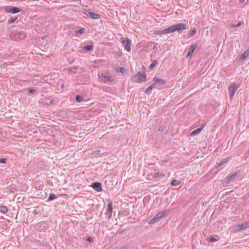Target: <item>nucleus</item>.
<instances>
[{
    "label": "nucleus",
    "instance_id": "obj_1",
    "mask_svg": "<svg viewBox=\"0 0 249 249\" xmlns=\"http://www.w3.org/2000/svg\"><path fill=\"white\" fill-rule=\"evenodd\" d=\"M187 29V26L185 23H178L176 24L173 25L169 27L170 33H173L175 31L178 32H181L183 30H185Z\"/></svg>",
    "mask_w": 249,
    "mask_h": 249
},
{
    "label": "nucleus",
    "instance_id": "obj_2",
    "mask_svg": "<svg viewBox=\"0 0 249 249\" xmlns=\"http://www.w3.org/2000/svg\"><path fill=\"white\" fill-rule=\"evenodd\" d=\"M145 74L141 72H138L137 74L133 76L131 80L135 83H140L146 80Z\"/></svg>",
    "mask_w": 249,
    "mask_h": 249
},
{
    "label": "nucleus",
    "instance_id": "obj_3",
    "mask_svg": "<svg viewBox=\"0 0 249 249\" xmlns=\"http://www.w3.org/2000/svg\"><path fill=\"white\" fill-rule=\"evenodd\" d=\"M239 84L233 83L228 88L230 100H231L237 90L240 88Z\"/></svg>",
    "mask_w": 249,
    "mask_h": 249
},
{
    "label": "nucleus",
    "instance_id": "obj_4",
    "mask_svg": "<svg viewBox=\"0 0 249 249\" xmlns=\"http://www.w3.org/2000/svg\"><path fill=\"white\" fill-rule=\"evenodd\" d=\"M121 42L123 44L124 49L128 52L130 51V45L131 42L130 40L127 37H122Z\"/></svg>",
    "mask_w": 249,
    "mask_h": 249
},
{
    "label": "nucleus",
    "instance_id": "obj_5",
    "mask_svg": "<svg viewBox=\"0 0 249 249\" xmlns=\"http://www.w3.org/2000/svg\"><path fill=\"white\" fill-rule=\"evenodd\" d=\"M85 14L87 16H90L92 19H97L100 18L99 15L97 13H94L90 9L85 10Z\"/></svg>",
    "mask_w": 249,
    "mask_h": 249
},
{
    "label": "nucleus",
    "instance_id": "obj_6",
    "mask_svg": "<svg viewBox=\"0 0 249 249\" xmlns=\"http://www.w3.org/2000/svg\"><path fill=\"white\" fill-rule=\"evenodd\" d=\"M99 76L102 78H104L105 79L104 81H103V82L106 83V82H114V79L113 76L110 75H106L104 73H102L101 74H98Z\"/></svg>",
    "mask_w": 249,
    "mask_h": 249
},
{
    "label": "nucleus",
    "instance_id": "obj_7",
    "mask_svg": "<svg viewBox=\"0 0 249 249\" xmlns=\"http://www.w3.org/2000/svg\"><path fill=\"white\" fill-rule=\"evenodd\" d=\"M5 12L12 14H16L20 11L18 7L8 6L5 8Z\"/></svg>",
    "mask_w": 249,
    "mask_h": 249
},
{
    "label": "nucleus",
    "instance_id": "obj_8",
    "mask_svg": "<svg viewBox=\"0 0 249 249\" xmlns=\"http://www.w3.org/2000/svg\"><path fill=\"white\" fill-rule=\"evenodd\" d=\"M91 187L97 192H100L102 191V184L100 182H93Z\"/></svg>",
    "mask_w": 249,
    "mask_h": 249
},
{
    "label": "nucleus",
    "instance_id": "obj_9",
    "mask_svg": "<svg viewBox=\"0 0 249 249\" xmlns=\"http://www.w3.org/2000/svg\"><path fill=\"white\" fill-rule=\"evenodd\" d=\"M237 175L238 173L236 172L231 175L228 176L225 178L226 183H229L231 180L234 179L237 176Z\"/></svg>",
    "mask_w": 249,
    "mask_h": 249
},
{
    "label": "nucleus",
    "instance_id": "obj_10",
    "mask_svg": "<svg viewBox=\"0 0 249 249\" xmlns=\"http://www.w3.org/2000/svg\"><path fill=\"white\" fill-rule=\"evenodd\" d=\"M113 210L112 202H110L108 204V208L107 209V215L109 218L111 217L112 213Z\"/></svg>",
    "mask_w": 249,
    "mask_h": 249
},
{
    "label": "nucleus",
    "instance_id": "obj_11",
    "mask_svg": "<svg viewBox=\"0 0 249 249\" xmlns=\"http://www.w3.org/2000/svg\"><path fill=\"white\" fill-rule=\"evenodd\" d=\"M203 127L204 125H203L200 127H199L197 129L194 130L191 133L190 136L192 137L198 134L202 131Z\"/></svg>",
    "mask_w": 249,
    "mask_h": 249
},
{
    "label": "nucleus",
    "instance_id": "obj_12",
    "mask_svg": "<svg viewBox=\"0 0 249 249\" xmlns=\"http://www.w3.org/2000/svg\"><path fill=\"white\" fill-rule=\"evenodd\" d=\"M249 56V50H246L242 55L240 56L239 60L241 61H243L245 60L246 58H247Z\"/></svg>",
    "mask_w": 249,
    "mask_h": 249
},
{
    "label": "nucleus",
    "instance_id": "obj_13",
    "mask_svg": "<svg viewBox=\"0 0 249 249\" xmlns=\"http://www.w3.org/2000/svg\"><path fill=\"white\" fill-rule=\"evenodd\" d=\"M168 33H171L169 27L166 29L163 30H158L156 32V34L159 35H161L162 34H166Z\"/></svg>",
    "mask_w": 249,
    "mask_h": 249
},
{
    "label": "nucleus",
    "instance_id": "obj_14",
    "mask_svg": "<svg viewBox=\"0 0 249 249\" xmlns=\"http://www.w3.org/2000/svg\"><path fill=\"white\" fill-rule=\"evenodd\" d=\"M229 160V158H226L223 159L220 162H219L216 166V168H218L219 167L223 165V164L226 163Z\"/></svg>",
    "mask_w": 249,
    "mask_h": 249
},
{
    "label": "nucleus",
    "instance_id": "obj_15",
    "mask_svg": "<svg viewBox=\"0 0 249 249\" xmlns=\"http://www.w3.org/2000/svg\"><path fill=\"white\" fill-rule=\"evenodd\" d=\"M153 81H156V83L159 84L160 85H163L165 83V80L158 78H154Z\"/></svg>",
    "mask_w": 249,
    "mask_h": 249
},
{
    "label": "nucleus",
    "instance_id": "obj_16",
    "mask_svg": "<svg viewBox=\"0 0 249 249\" xmlns=\"http://www.w3.org/2000/svg\"><path fill=\"white\" fill-rule=\"evenodd\" d=\"M159 220H160L159 218L155 215L152 219H151L149 222V224H153L156 222H157Z\"/></svg>",
    "mask_w": 249,
    "mask_h": 249
},
{
    "label": "nucleus",
    "instance_id": "obj_17",
    "mask_svg": "<svg viewBox=\"0 0 249 249\" xmlns=\"http://www.w3.org/2000/svg\"><path fill=\"white\" fill-rule=\"evenodd\" d=\"M196 48H197L196 44H194L193 45H191L189 49V51L191 53H193L196 50Z\"/></svg>",
    "mask_w": 249,
    "mask_h": 249
},
{
    "label": "nucleus",
    "instance_id": "obj_18",
    "mask_svg": "<svg viewBox=\"0 0 249 249\" xmlns=\"http://www.w3.org/2000/svg\"><path fill=\"white\" fill-rule=\"evenodd\" d=\"M248 226V223H245L242 224H240L238 225V228L240 230H243L246 228H247Z\"/></svg>",
    "mask_w": 249,
    "mask_h": 249
},
{
    "label": "nucleus",
    "instance_id": "obj_19",
    "mask_svg": "<svg viewBox=\"0 0 249 249\" xmlns=\"http://www.w3.org/2000/svg\"><path fill=\"white\" fill-rule=\"evenodd\" d=\"M158 64V62L156 60H153L152 63L149 66V69L150 70H152Z\"/></svg>",
    "mask_w": 249,
    "mask_h": 249
},
{
    "label": "nucleus",
    "instance_id": "obj_20",
    "mask_svg": "<svg viewBox=\"0 0 249 249\" xmlns=\"http://www.w3.org/2000/svg\"><path fill=\"white\" fill-rule=\"evenodd\" d=\"M180 182L178 180L174 179L171 182V185L173 186H177L180 184Z\"/></svg>",
    "mask_w": 249,
    "mask_h": 249
},
{
    "label": "nucleus",
    "instance_id": "obj_21",
    "mask_svg": "<svg viewBox=\"0 0 249 249\" xmlns=\"http://www.w3.org/2000/svg\"><path fill=\"white\" fill-rule=\"evenodd\" d=\"M160 177H164V175L161 172H156L153 176V177L155 178H158Z\"/></svg>",
    "mask_w": 249,
    "mask_h": 249
},
{
    "label": "nucleus",
    "instance_id": "obj_22",
    "mask_svg": "<svg viewBox=\"0 0 249 249\" xmlns=\"http://www.w3.org/2000/svg\"><path fill=\"white\" fill-rule=\"evenodd\" d=\"M7 208L5 206H0V211L3 213H6L7 212Z\"/></svg>",
    "mask_w": 249,
    "mask_h": 249
},
{
    "label": "nucleus",
    "instance_id": "obj_23",
    "mask_svg": "<svg viewBox=\"0 0 249 249\" xmlns=\"http://www.w3.org/2000/svg\"><path fill=\"white\" fill-rule=\"evenodd\" d=\"M84 49L86 51L89 52L90 51H92L93 49V46L91 45H87L84 47Z\"/></svg>",
    "mask_w": 249,
    "mask_h": 249
},
{
    "label": "nucleus",
    "instance_id": "obj_24",
    "mask_svg": "<svg viewBox=\"0 0 249 249\" xmlns=\"http://www.w3.org/2000/svg\"><path fill=\"white\" fill-rule=\"evenodd\" d=\"M83 100V97L81 95H78L76 97V101L78 102H81Z\"/></svg>",
    "mask_w": 249,
    "mask_h": 249
},
{
    "label": "nucleus",
    "instance_id": "obj_25",
    "mask_svg": "<svg viewBox=\"0 0 249 249\" xmlns=\"http://www.w3.org/2000/svg\"><path fill=\"white\" fill-rule=\"evenodd\" d=\"M85 32V29L84 28H80L78 30L76 31V33L78 34H82Z\"/></svg>",
    "mask_w": 249,
    "mask_h": 249
},
{
    "label": "nucleus",
    "instance_id": "obj_26",
    "mask_svg": "<svg viewBox=\"0 0 249 249\" xmlns=\"http://www.w3.org/2000/svg\"><path fill=\"white\" fill-rule=\"evenodd\" d=\"M152 87H151L150 86H149L147 88V89H146L145 91V93H146V94H149L150 93L152 89Z\"/></svg>",
    "mask_w": 249,
    "mask_h": 249
},
{
    "label": "nucleus",
    "instance_id": "obj_27",
    "mask_svg": "<svg viewBox=\"0 0 249 249\" xmlns=\"http://www.w3.org/2000/svg\"><path fill=\"white\" fill-rule=\"evenodd\" d=\"M158 218H159V219L160 220L161 218H162L164 216V213L163 212H160L158 213L156 215Z\"/></svg>",
    "mask_w": 249,
    "mask_h": 249
},
{
    "label": "nucleus",
    "instance_id": "obj_28",
    "mask_svg": "<svg viewBox=\"0 0 249 249\" xmlns=\"http://www.w3.org/2000/svg\"><path fill=\"white\" fill-rule=\"evenodd\" d=\"M56 198V196L54 194L51 195L49 197L48 200V201H51L53 200Z\"/></svg>",
    "mask_w": 249,
    "mask_h": 249
},
{
    "label": "nucleus",
    "instance_id": "obj_29",
    "mask_svg": "<svg viewBox=\"0 0 249 249\" xmlns=\"http://www.w3.org/2000/svg\"><path fill=\"white\" fill-rule=\"evenodd\" d=\"M196 29H194L190 31V36H193L196 34Z\"/></svg>",
    "mask_w": 249,
    "mask_h": 249
},
{
    "label": "nucleus",
    "instance_id": "obj_30",
    "mask_svg": "<svg viewBox=\"0 0 249 249\" xmlns=\"http://www.w3.org/2000/svg\"><path fill=\"white\" fill-rule=\"evenodd\" d=\"M17 19V18H11V19L8 20V23L11 24L16 21V20Z\"/></svg>",
    "mask_w": 249,
    "mask_h": 249
},
{
    "label": "nucleus",
    "instance_id": "obj_31",
    "mask_svg": "<svg viewBox=\"0 0 249 249\" xmlns=\"http://www.w3.org/2000/svg\"><path fill=\"white\" fill-rule=\"evenodd\" d=\"M217 240H218V239H216L214 237H211L209 239V241L211 242H215V241H217Z\"/></svg>",
    "mask_w": 249,
    "mask_h": 249
},
{
    "label": "nucleus",
    "instance_id": "obj_32",
    "mask_svg": "<svg viewBox=\"0 0 249 249\" xmlns=\"http://www.w3.org/2000/svg\"><path fill=\"white\" fill-rule=\"evenodd\" d=\"M87 241L89 242H93V241H94V239H93V238L91 236H90V237H89L88 238H87Z\"/></svg>",
    "mask_w": 249,
    "mask_h": 249
},
{
    "label": "nucleus",
    "instance_id": "obj_33",
    "mask_svg": "<svg viewBox=\"0 0 249 249\" xmlns=\"http://www.w3.org/2000/svg\"><path fill=\"white\" fill-rule=\"evenodd\" d=\"M124 67H120L118 70V71L121 73H124Z\"/></svg>",
    "mask_w": 249,
    "mask_h": 249
},
{
    "label": "nucleus",
    "instance_id": "obj_34",
    "mask_svg": "<svg viewBox=\"0 0 249 249\" xmlns=\"http://www.w3.org/2000/svg\"><path fill=\"white\" fill-rule=\"evenodd\" d=\"M6 159L5 158H2L0 159V163H5Z\"/></svg>",
    "mask_w": 249,
    "mask_h": 249
},
{
    "label": "nucleus",
    "instance_id": "obj_35",
    "mask_svg": "<svg viewBox=\"0 0 249 249\" xmlns=\"http://www.w3.org/2000/svg\"><path fill=\"white\" fill-rule=\"evenodd\" d=\"M69 70L71 72L75 73L76 72V69L75 68H71Z\"/></svg>",
    "mask_w": 249,
    "mask_h": 249
},
{
    "label": "nucleus",
    "instance_id": "obj_36",
    "mask_svg": "<svg viewBox=\"0 0 249 249\" xmlns=\"http://www.w3.org/2000/svg\"><path fill=\"white\" fill-rule=\"evenodd\" d=\"M243 22H242V21H240L238 23V24L235 26H234V27H239V26H241L242 24H243Z\"/></svg>",
    "mask_w": 249,
    "mask_h": 249
},
{
    "label": "nucleus",
    "instance_id": "obj_37",
    "mask_svg": "<svg viewBox=\"0 0 249 249\" xmlns=\"http://www.w3.org/2000/svg\"><path fill=\"white\" fill-rule=\"evenodd\" d=\"M36 91V89H29V92L30 93H34Z\"/></svg>",
    "mask_w": 249,
    "mask_h": 249
},
{
    "label": "nucleus",
    "instance_id": "obj_38",
    "mask_svg": "<svg viewBox=\"0 0 249 249\" xmlns=\"http://www.w3.org/2000/svg\"><path fill=\"white\" fill-rule=\"evenodd\" d=\"M157 84L156 83V81H154V82L150 85V86L152 87V88H153Z\"/></svg>",
    "mask_w": 249,
    "mask_h": 249
},
{
    "label": "nucleus",
    "instance_id": "obj_39",
    "mask_svg": "<svg viewBox=\"0 0 249 249\" xmlns=\"http://www.w3.org/2000/svg\"><path fill=\"white\" fill-rule=\"evenodd\" d=\"M193 53H191L190 52L188 51L187 56V57H191Z\"/></svg>",
    "mask_w": 249,
    "mask_h": 249
},
{
    "label": "nucleus",
    "instance_id": "obj_40",
    "mask_svg": "<svg viewBox=\"0 0 249 249\" xmlns=\"http://www.w3.org/2000/svg\"><path fill=\"white\" fill-rule=\"evenodd\" d=\"M42 40L44 41V40H46L47 41V37H43L42 38Z\"/></svg>",
    "mask_w": 249,
    "mask_h": 249
},
{
    "label": "nucleus",
    "instance_id": "obj_41",
    "mask_svg": "<svg viewBox=\"0 0 249 249\" xmlns=\"http://www.w3.org/2000/svg\"><path fill=\"white\" fill-rule=\"evenodd\" d=\"M246 0H240V1L241 2V3H244L245 1Z\"/></svg>",
    "mask_w": 249,
    "mask_h": 249
},
{
    "label": "nucleus",
    "instance_id": "obj_42",
    "mask_svg": "<svg viewBox=\"0 0 249 249\" xmlns=\"http://www.w3.org/2000/svg\"><path fill=\"white\" fill-rule=\"evenodd\" d=\"M60 87H61V88H62V85H61L60 86Z\"/></svg>",
    "mask_w": 249,
    "mask_h": 249
}]
</instances>
